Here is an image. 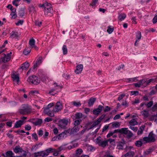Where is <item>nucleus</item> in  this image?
<instances>
[{"label": "nucleus", "mask_w": 157, "mask_h": 157, "mask_svg": "<svg viewBox=\"0 0 157 157\" xmlns=\"http://www.w3.org/2000/svg\"><path fill=\"white\" fill-rule=\"evenodd\" d=\"M125 145V143L122 142H119L117 145V148L119 150L124 149V147Z\"/></svg>", "instance_id": "22"}, {"label": "nucleus", "mask_w": 157, "mask_h": 157, "mask_svg": "<svg viewBox=\"0 0 157 157\" xmlns=\"http://www.w3.org/2000/svg\"><path fill=\"white\" fill-rule=\"evenodd\" d=\"M83 69L82 64H80L76 66V68L75 71V72L77 74L80 73L82 71Z\"/></svg>", "instance_id": "13"}, {"label": "nucleus", "mask_w": 157, "mask_h": 157, "mask_svg": "<svg viewBox=\"0 0 157 157\" xmlns=\"http://www.w3.org/2000/svg\"><path fill=\"white\" fill-rule=\"evenodd\" d=\"M37 94H38V92L37 91L33 90L30 91L29 93V94H31L33 96Z\"/></svg>", "instance_id": "57"}, {"label": "nucleus", "mask_w": 157, "mask_h": 157, "mask_svg": "<svg viewBox=\"0 0 157 157\" xmlns=\"http://www.w3.org/2000/svg\"><path fill=\"white\" fill-rule=\"evenodd\" d=\"M23 20H19L16 23V25H22L23 23Z\"/></svg>", "instance_id": "62"}, {"label": "nucleus", "mask_w": 157, "mask_h": 157, "mask_svg": "<svg viewBox=\"0 0 157 157\" xmlns=\"http://www.w3.org/2000/svg\"><path fill=\"white\" fill-rule=\"evenodd\" d=\"M107 141V143L108 142H109V143L111 145H114L115 144V140L114 139H112L111 138H109L108 140H106Z\"/></svg>", "instance_id": "33"}, {"label": "nucleus", "mask_w": 157, "mask_h": 157, "mask_svg": "<svg viewBox=\"0 0 157 157\" xmlns=\"http://www.w3.org/2000/svg\"><path fill=\"white\" fill-rule=\"evenodd\" d=\"M21 0H14L13 1L12 3L13 5L17 7L18 6V3L17 2H20Z\"/></svg>", "instance_id": "48"}, {"label": "nucleus", "mask_w": 157, "mask_h": 157, "mask_svg": "<svg viewBox=\"0 0 157 157\" xmlns=\"http://www.w3.org/2000/svg\"><path fill=\"white\" fill-rule=\"evenodd\" d=\"M128 128H121L120 129L115 130L113 132H110L107 135V137H109L112 136L113 134L116 132H119L121 134H126L128 133V131L126 129Z\"/></svg>", "instance_id": "3"}, {"label": "nucleus", "mask_w": 157, "mask_h": 157, "mask_svg": "<svg viewBox=\"0 0 157 157\" xmlns=\"http://www.w3.org/2000/svg\"><path fill=\"white\" fill-rule=\"evenodd\" d=\"M100 122L97 119V120L94 121L92 124L90 128H94L96 126V125L99 124L100 123Z\"/></svg>", "instance_id": "37"}, {"label": "nucleus", "mask_w": 157, "mask_h": 157, "mask_svg": "<svg viewBox=\"0 0 157 157\" xmlns=\"http://www.w3.org/2000/svg\"><path fill=\"white\" fill-rule=\"evenodd\" d=\"M121 105L124 106L125 107H127L128 106V104L126 101H124L122 102Z\"/></svg>", "instance_id": "61"}, {"label": "nucleus", "mask_w": 157, "mask_h": 157, "mask_svg": "<svg viewBox=\"0 0 157 157\" xmlns=\"http://www.w3.org/2000/svg\"><path fill=\"white\" fill-rule=\"evenodd\" d=\"M42 57L41 56H40L37 60L36 63L38 64V65H40L42 63Z\"/></svg>", "instance_id": "43"}, {"label": "nucleus", "mask_w": 157, "mask_h": 157, "mask_svg": "<svg viewBox=\"0 0 157 157\" xmlns=\"http://www.w3.org/2000/svg\"><path fill=\"white\" fill-rule=\"evenodd\" d=\"M68 121L65 119L60 120L58 122V125L60 128H65L67 125Z\"/></svg>", "instance_id": "8"}, {"label": "nucleus", "mask_w": 157, "mask_h": 157, "mask_svg": "<svg viewBox=\"0 0 157 157\" xmlns=\"http://www.w3.org/2000/svg\"><path fill=\"white\" fill-rule=\"evenodd\" d=\"M14 153L11 151H8L6 152V157H15Z\"/></svg>", "instance_id": "24"}, {"label": "nucleus", "mask_w": 157, "mask_h": 157, "mask_svg": "<svg viewBox=\"0 0 157 157\" xmlns=\"http://www.w3.org/2000/svg\"><path fill=\"white\" fill-rule=\"evenodd\" d=\"M79 130V128H69V129L64 131L63 132L59 134L57 136L58 140H60L64 138V136L66 137L67 135H70L74 134Z\"/></svg>", "instance_id": "1"}, {"label": "nucleus", "mask_w": 157, "mask_h": 157, "mask_svg": "<svg viewBox=\"0 0 157 157\" xmlns=\"http://www.w3.org/2000/svg\"><path fill=\"white\" fill-rule=\"evenodd\" d=\"M126 129L128 131V133L126 135L128 134V136L129 138L132 136H133V134H132V133L130 131L128 130H127V129Z\"/></svg>", "instance_id": "55"}, {"label": "nucleus", "mask_w": 157, "mask_h": 157, "mask_svg": "<svg viewBox=\"0 0 157 157\" xmlns=\"http://www.w3.org/2000/svg\"><path fill=\"white\" fill-rule=\"evenodd\" d=\"M63 53L64 55L66 54L67 53V46L66 45H64L62 48Z\"/></svg>", "instance_id": "35"}, {"label": "nucleus", "mask_w": 157, "mask_h": 157, "mask_svg": "<svg viewBox=\"0 0 157 157\" xmlns=\"http://www.w3.org/2000/svg\"><path fill=\"white\" fill-rule=\"evenodd\" d=\"M127 79L129 82H136V77H135L133 78H128Z\"/></svg>", "instance_id": "54"}, {"label": "nucleus", "mask_w": 157, "mask_h": 157, "mask_svg": "<svg viewBox=\"0 0 157 157\" xmlns=\"http://www.w3.org/2000/svg\"><path fill=\"white\" fill-rule=\"evenodd\" d=\"M126 17V15L124 13H122L120 14L118 16V19L121 21H122L124 20Z\"/></svg>", "instance_id": "28"}, {"label": "nucleus", "mask_w": 157, "mask_h": 157, "mask_svg": "<svg viewBox=\"0 0 157 157\" xmlns=\"http://www.w3.org/2000/svg\"><path fill=\"white\" fill-rule=\"evenodd\" d=\"M29 10L30 12H34L35 11L34 7L33 6H29Z\"/></svg>", "instance_id": "45"}, {"label": "nucleus", "mask_w": 157, "mask_h": 157, "mask_svg": "<svg viewBox=\"0 0 157 157\" xmlns=\"http://www.w3.org/2000/svg\"><path fill=\"white\" fill-rule=\"evenodd\" d=\"M31 109L28 106H25L19 110V113L23 115L29 114L31 112Z\"/></svg>", "instance_id": "5"}, {"label": "nucleus", "mask_w": 157, "mask_h": 157, "mask_svg": "<svg viewBox=\"0 0 157 157\" xmlns=\"http://www.w3.org/2000/svg\"><path fill=\"white\" fill-rule=\"evenodd\" d=\"M73 105L77 107H78L81 106V104L80 103V102H76L75 101L72 102Z\"/></svg>", "instance_id": "42"}, {"label": "nucleus", "mask_w": 157, "mask_h": 157, "mask_svg": "<svg viewBox=\"0 0 157 157\" xmlns=\"http://www.w3.org/2000/svg\"><path fill=\"white\" fill-rule=\"evenodd\" d=\"M141 113L142 115L145 118L147 117L148 116L149 114L148 111H146L145 110L141 112Z\"/></svg>", "instance_id": "25"}, {"label": "nucleus", "mask_w": 157, "mask_h": 157, "mask_svg": "<svg viewBox=\"0 0 157 157\" xmlns=\"http://www.w3.org/2000/svg\"><path fill=\"white\" fill-rule=\"evenodd\" d=\"M134 155V152L133 151H129L127 152L122 157H133Z\"/></svg>", "instance_id": "26"}, {"label": "nucleus", "mask_w": 157, "mask_h": 157, "mask_svg": "<svg viewBox=\"0 0 157 157\" xmlns=\"http://www.w3.org/2000/svg\"><path fill=\"white\" fill-rule=\"evenodd\" d=\"M10 15L11 16V18L13 19H15L17 17L16 13H14L13 12H12L10 14Z\"/></svg>", "instance_id": "47"}, {"label": "nucleus", "mask_w": 157, "mask_h": 157, "mask_svg": "<svg viewBox=\"0 0 157 157\" xmlns=\"http://www.w3.org/2000/svg\"><path fill=\"white\" fill-rule=\"evenodd\" d=\"M153 101H150L147 103H145V105H146L147 108H150L153 105Z\"/></svg>", "instance_id": "40"}, {"label": "nucleus", "mask_w": 157, "mask_h": 157, "mask_svg": "<svg viewBox=\"0 0 157 157\" xmlns=\"http://www.w3.org/2000/svg\"><path fill=\"white\" fill-rule=\"evenodd\" d=\"M98 2V0H92L91 3H90V6L92 7L96 5V4H97Z\"/></svg>", "instance_id": "38"}, {"label": "nucleus", "mask_w": 157, "mask_h": 157, "mask_svg": "<svg viewBox=\"0 0 157 157\" xmlns=\"http://www.w3.org/2000/svg\"><path fill=\"white\" fill-rule=\"evenodd\" d=\"M13 150L15 153L23 152V155L24 156H26L27 155L26 151L23 150L22 148L19 145L16 146L15 148L13 149Z\"/></svg>", "instance_id": "6"}, {"label": "nucleus", "mask_w": 157, "mask_h": 157, "mask_svg": "<svg viewBox=\"0 0 157 157\" xmlns=\"http://www.w3.org/2000/svg\"><path fill=\"white\" fill-rule=\"evenodd\" d=\"M42 24V22L39 21H36L35 22V25L38 27H40Z\"/></svg>", "instance_id": "50"}, {"label": "nucleus", "mask_w": 157, "mask_h": 157, "mask_svg": "<svg viewBox=\"0 0 157 157\" xmlns=\"http://www.w3.org/2000/svg\"><path fill=\"white\" fill-rule=\"evenodd\" d=\"M53 109H51L50 108H45L44 109V113L47 114L48 116L51 117L54 116V113L55 112L53 111Z\"/></svg>", "instance_id": "9"}, {"label": "nucleus", "mask_w": 157, "mask_h": 157, "mask_svg": "<svg viewBox=\"0 0 157 157\" xmlns=\"http://www.w3.org/2000/svg\"><path fill=\"white\" fill-rule=\"evenodd\" d=\"M82 152L83 151L81 149H78L76 150V153L77 155H80Z\"/></svg>", "instance_id": "49"}, {"label": "nucleus", "mask_w": 157, "mask_h": 157, "mask_svg": "<svg viewBox=\"0 0 157 157\" xmlns=\"http://www.w3.org/2000/svg\"><path fill=\"white\" fill-rule=\"evenodd\" d=\"M29 44L32 48H33L35 45V40L33 39L30 40L29 42Z\"/></svg>", "instance_id": "31"}, {"label": "nucleus", "mask_w": 157, "mask_h": 157, "mask_svg": "<svg viewBox=\"0 0 157 157\" xmlns=\"http://www.w3.org/2000/svg\"><path fill=\"white\" fill-rule=\"evenodd\" d=\"M29 64L27 62H25L22 64L20 67L19 69H21L22 70L27 69L29 67Z\"/></svg>", "instance_id": "18"}, {"label": "nucleus", "mask_w": 157, "mask_h": 157, "mask_svg": "<svg viewBox=\"0 0 157 157\" xmlns=\"http://www.w3.org/2000/svg\"><path fill=\"white\" fill-rule=\"evenodd\" d=\"M43 122L42 120L41 119L36 118L34 121H33V123L35 125H40Z\"/></svg>", "instance_id": "20"}, {"label": "nucleus", "mask_w": 157, "mask_h": 157, "mask_svg": "<svg viewBox=\"0 0 157 157\" xmlns=\"http://www.w3.org/2000/svg\"><path fill=\"white\" fill-rule=\"evenodd\" d=\"M103 108V106L101 105H98L97 108L94 109L93 111V113L95 115L98 116L102 111Z\"/></svg>", "instance_id": "10"}, {"label": "nucleus", "mask_w": 157, "mask_h": 157, "mask_svg": "<svg viewBox=\"0 0 157 157\" xmlns=\"http://www.w3.org/2000/svg\"><path fill=\"white\" fill-rule=\"evenodd\" d=\"M130 92L132 95H134L135 96H136L139 94V92L137 91H132Z\"/></svg>", "instance_id": "51"}, {"label": "nucleus", "mask_w": 157, "mask_h": 157, "mask_svg": "<svg viewBox=\"0 0 157 157\" xmlns=\"http://www.w3.org/2000/svg\"><path fill=\"white\" fill-rule=\"evenodd\" d=\"M81 121V120H76L74 121V124L75 126H76L80 124V122Z\"/></svg>", "instance_id": "53"}, {"label": "nucleus", "mask_w": 157, "mask_h": 157, "mask_svg": "<svg viewBox=\"0 0 157 157\" xmlns=\"http://www.w3.org/2000/svg\"><path fill=\"white\" fill-rule=\"evenodd\" d=\"M3 55L4 56L1 58V61L4 63L9 61L11 58V56L10 54H7L6 55L3 54Z\"/></svg>", "instance_id": "12"}, {"label": "nucleus", "mask_w": 157, "mask_h": 157, "mask_svg": "<svg viewBox=\"0 0 157 157\" xmlns=\"http://www.w3.org/2000/svg\"><path fill=\"white\" fill-rule=\"evenodd\" d=\"M108 145V143L107 141L106 140L102 141L100 145H99V146L102 147H105L106 146Z\"/></svg>", "instance_id": "29"}, {"label": "nucleus", "mask_w": 157, "mask_h": 157, "mask_svg": "<svg viewBox=\"0 0 157 157\" xmlns=\"http://www.w3.org/2000/svg\"><path fill=\"white\" fill-rule=\"evenodd\" d=\"M39 147L38 146V144H36L34 145L33 146V147H32V149H34L35 150H36V149H37Z\"/></svg>", "instance_id": "60"}, {"label": "nucleus", "mask_w": 157, "mask_h": 157, "mask_svg": "<svg viewBox=\"0 0 157 157\" xmlns=\"http://www.w3.org/2000/svg\"><path fill=\"white\" fill-rule=\"evenodd\" d=\"M113 27L109 26L108 27L107 31L109 34H110L113 31Z\"/></svg>", "instance_id": "34"}, {"label": "nucleus", "mask_w": 157, "mask_h": 157, "mask_svg": "<svg viewBox=\"0 0 157 157\" xmlns=\"http://www.w3.org/2000/svg\"><path fill=\"white\" fill-rule=\"evenodd\" d=\"M136 39H138V40H139L141 37V32L139 31H137L136 33Z\"/></svg>", "instance_id": "36"}, {"label": "nucleus", "mask_w": 157, "mask_h": 157, "mask_svg": "<svg viewBox=\"0 0 157 157\" xmlns=\"http://www.w3.org/2000/svg\"><path fill=\"white\" fill-rule=\"evenodd\" d=\"M137 124V122L135 119H132L129 122V125L131 126H134Z\"/></svg>", "instance_id": "30"}, {"label": "nucleus", "mask_w": 157, "mask_h": 157, "mask_svg": "<svg viewBox=\"0 0 157 157\" xmlns=\"http://www.w3.org/2000/svg\"><path fill=\"white\" fill-rule=\"evenodd\" d=\"M27 81L30 83L35 85H37L40 82V80L39 78L33 75L29 77Z\"/></svg>", "instance_id": "4"}, {"label": "nucleus", "mask_w": 157, "mask_h": 157, "mask_svg": "<svg viewBox=\"0 0 157 157\" xmlns=\"http://www.w3.org/2000/svg\"><path fill=\"white\" fill-rule=\"evenodd\" d=\"M146 82V80L145 79L141 80L139 82L137 83H134V86L136 87H140L141 86L143 85V84Z\"/></svg>", "instance_id": "15"}, {"label": "nucleus", "mask_w": 157, "mask_h": 157, "mask_svg": "<svg viewBox=\"0 0 157 157\" xmlns=\"http://www.w3.org/2000/svg\"><path fill=\"white\" fill-rule=\"evenodd\" d=\"M25 13V9L22 8L19 11L18 14L20 17H22L24 15Z\"/></svg>", "instance_id": "27"}, {"label": "nucleus", "mask_w": 157, "mask_h": 157, "mask_svg": "<svg viewBox=\"0 0 157 157\" xmlns=\"http://www.w3.org/2000/svg\"><path fill=\"white\" fill-rule=\"evenodd\" d=\"M33 155L34 157L41 156V151L35 152L34 153Z\"/></svg>", "instance_id": "44"}, {"label": "nucleus", "mask_w": 157, "mask_h": 157, "mask_svg": "<svg viewBox=\"0 0 157 157\" xmlns=\"http://www.w3.org/2000/svg\"><path fill=\"white\" fill-rule=\"evenodd\" d=\"M62 108V105L60 102H57L56 104L55 107L53 109V111L55 112H58L61 110Z\"/></svg>", "instance_id": "11"}, {"label": "nucleus", "mask_w": 157, "mask_h": 157, "mask_svg": "<svg viewBox=\"0 0 157 157\" xmlns=\"http://www.w3.org/2000/svg\"><path fill=\"white\" fill-rule=\"evenodd\" d=\"M44 11L45 13V14L48 13H52L53 12V10L51 6H45V8L44 10Z\"/></svg>", "instance_id": "19"}, {"label": "nucleus", "mask_w": 157, "mask_h": 157, "mask_svg": "<svg viewBox=\"0 0 157 157\" xmlns=\"http://www.w3.org/2000/svg\"><path fill=\"white\" fill-rule=\"evenodd\" d=\"M32 137L36 140H38L37 136L36 133H34L32 134Z\"/></svg>", "instance_id": "63"}, {"label": "nucleus", "mask_w": 157, "mask_h": 157, "mask_svg": "<svg viewBox=\"0 0 157 157\" xmlns=\"http://www.w3.org/2000/svg\"><path fill=\"white\" fill-rule=\"evenodd\" d=\"M25 123L24 121L19 120L17 121L15 123L14 128H19L21 126Z\"/></svg>", "instance_id": "17"}, {"label": "nucleus", "mask_w": 157, "mask_h": 157, "mask_svg": "<svg viewBox=\"0 0 157 157\" xmlns=\"http://www.w3.org/2000/svg\"><path fill=\"white\" fill-rule=\"evenodd\" d=\"M55 151V149L49 148L46 150L41 151V157H44L48 156L49 153Z\"/></svg>", "instance_id": "7"}, {"label": "nucleus", "mask_w": 157, "mask_h": 157, "mask_svg": "<svg viewBox=\"0 0 157 157\" xmlns=\"http://www.w3.org/2000/svg\"><path fill=\"white\" fill-rule=\"evenodd\" d=\"M152 110L155 111L157 110V103L155 104L152 108Z\"/></svg>", "instance_id": "52"}, {"label": "nucleus", "mask_w": 157, "mask_h": 157, "mask_svg": "<svg viewBox=\"0 0 157 157\" xmlns=\"http://www.w3.org/2000/svg\"><path fill=\"white\" fill-rule=\"evenodd\" d=\"M144 128H139L137 132V134L140 135L142 134Z\"/></svg>", "instance_id": "46"}, {"label": "nucleus", "mask_w": 157, "mask_h": 157, "mask_svg": "<svg viewBox=\"0 0 157 157\" xmlns=\"http://www.w3.org/2000/svg\"><path fill=\"white\" fill-rule=\"evenodd\" d=\"M155 140H156L154 136L152 131H151L149 133L148 136L144 137V141L145 144L154 142Z\"/></svg>", "instance_id": "2"}, {"label": "nucleus", "mask_w": 157, "mask_h": 157, "mask_svg": "<svg viewBox=\"0 0 157 157\" xmlns=\"http://www.w3.org/2000/svg\"><path fill=\"white\" fill-rule=\"evenodd\" d=\"M83 114L81 113H77L75 114V118L76 119H79L82 118Z\"/></svg>", "instance_id": "32"}, {"label": "nucleus", "mask_w": 157, "mask_h": 157, "mask_svg": "<svg viewBox=\"0 0 157 157\" xmlns=\"http://www.w3.org/2000/svg\"><path fill=\"white\" fill-rule=\"evenodd\" d=\"M120 124L118 122L113 123L112 124V126L113 128L115 127H120Z\"/></svg>", "instance_id": "56"}, {"label": "nucleus", "mask_w": 157, "mask_h": 157, "mask_svg": "<svg viewBox=\"0 0 157 157\" xmlns=\"http://www.w3.org/2000/svg\"><path fill=\"white\" fill-rule=\"evenodd\" d=\"M102 141L101 137L100 136L98 137L96 139V143L98 144L99 145H100Z\"/></svg>", "instance_id": "39"}, {"label": "nucleus", "mask_w": 157, "mask_h": 157, "mask_svg": "<svg viewBox=\"0 0 157 157\" xmlns=\"http://www.w3.org/2000/svg\"><path fill=\"white\" fill-rule=\"evenodd\" d=\"M143 144H145L144 141V138L143 139H140L136 141L135 145L137 147H140L142 146Z\"/></svg>", "instance_id": "16"}, {"label": "nucleus", "mask_w": 157, "mask_h": 157, "mask_svg": "<svg viewBox=\"0 0 157 157\" xmlns=\"http://www.w3.org/2000/svg\"><path fill=\"white\" fill-rule=\"evenodd\" d=\"M16 132L18 134L22 135L21 133H25V132L23 130L19 129Z\"/></svg>", "instance_id": "59"}, {"label": "nucleus", "mask_w": 157, "mask_h": 157, "mask_svg": "<svg viewBox=\"0 0 157 157\" xmlns=\"http://www.w3.org/2000/svg\"><path fill=\"white\" fill-rule=\"evenodd\" d=\"M31 52V49L29 48H27L25 49L23 52V53L25 55H28Z\"/></svg>", "instance_id": "41"}, {"label": "nucleus", "mask_w": 157, "mask_h": 157, "mask_svg": "<svg viewBox=\"0 0 157 157\" xmlns=\"http://www.w3.org/2000/svg\"><path fill=\"white\" fill-rule=\"evenodd\" d=\"M11 77L13 79V81H14L17 84L18 83V82L19 81V75H16L14 73L12 75Z\"/></svg>", "instance_id": "14"}, {"label": "nucleus", "mask_w": 157, "mask_h": 157, "mask_svg": "<svg viewBox=\"0 0 157 157\" xmlns=\"http://www.w3.org/2000/svg\"><path fill=\"white\" fill-rule=\"evenodd\" d=\"M157 22V15L155 16L153 19V23H155Z\"/></svg>", "instance_id": "64"}, {"label": "nucleus", "mask_w": 157, "mask_h": 157, "mask_svg": "<svg viewBox=\"0 0 157 157\" xmlns=\"http://www.w3.org/2000/svg\"><path fill=\"white\" fill-rule=\"evenodd\" d=\"M110 109V107L108 106H105V109H104V111L105 112H107L109 111Z\"/></svg>", "instance_id": "58"}, {"label": "nucleus", "mask_w": 157, "mask_h": 157, "mask_svg": "<svg viewBox=\"0 0 157 157\" xmlns=\"http://www.w3.org/2000/svg\"><path fill=\"white\" fill-rule=\"evenodd\" d=\"M10 35L11 37L13 38H17L19 36L18 33L17 32L13 31L10 33Z\"/></svg>", "instance_id": "21"}, {"label": "nucleus", "mask_w": 157, "mask_h": 157, "mask_svg": "<svg viewBox=\"0 0 157 157\" xmlns=\"http://www.w3.org/2000/svg\"><path fill=\"white\" fill-rule=\"evenodd\" d=\"M96 100V98H93L92 97L90 98L88 102L89 106L90 107L91 106L93 105Z\"/></svg>", "instance_id": "23"}]
</instances>
